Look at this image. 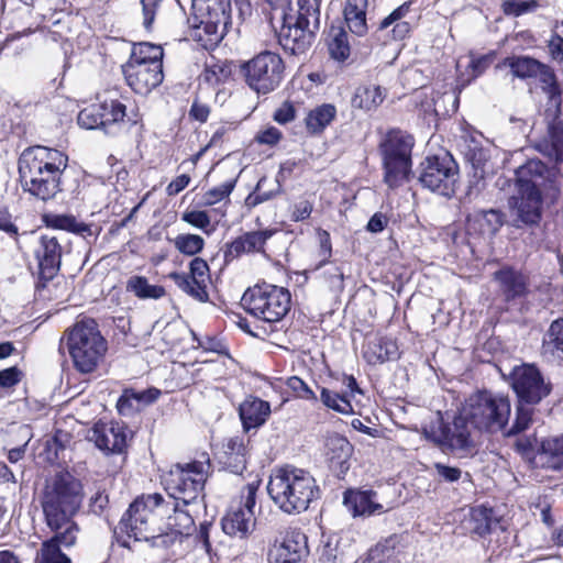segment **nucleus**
<instances>
[{
  "label": "nucleus",
  "mask_w": 563,
  "mask_h": 563,
  "mask_svg": "<svg viewBox=\"0 0 563 563\" xmlns=\"http://www.w3.org/2000/svg\"><path fill=\"white\" fill-rule=\"evenodd\" d=\"M67 156L62 152L33 146L25 150L19 159V173L24 190L42 200H48L59 191L63 169Z\"/></svg>",
  "instance_id": "f257e3e1"
},
{
  "label": "nucleus",
  "mask_w": 563,
  "mask_h": 563,
  "mask_svg": "<svg viewBox=\"0 0 563 563\" xmlns=\"http://www.w3.org/2000/svg\"><path fill=\"white\" fill-rule=\"evenodd\" d=\"M549 169L538 161L530 159L516 170L517 196L510 200L515 225H536L542 216V192L547 189Z\"/></svg>",
  "instance_id": "f03ea898"
},
{
  "label": "nucleus",
  "mask_w": 563,
  "mask_h": 563,
  "mask_svg": "<svg viewBox=\"0 0 563 563\" xmlns=\"http://www.w3.org/2000/svg\"><path fill=\"white\" fill-rule=\"evenodd\" d=\"M81 500L80 483L68 473L56 475L45 486L41 501L47 527L55 532H78V526L73 521V517L78 511Z\"/></svg>",
  "instance_id": "7ed1b4c3"
},
{
  "label": "nucleus",
  "mask_w": 563,
  "mask_h": 563,
  "mask_svg": "<svg viewBox=\"0 0 563 563\" xmlns=\"http://www.w3.org/2000/svg\"><path fill=\"white\" fill-rule=\"evenodd\" d=\"M267 493L283 512L300 514L316 498L318 486L308 472L296 467H284L271 475Z\"/></svg>",
  "instance_id": "20e7f679"
},
{
  "label": "nucleus",
  "mask_w": 563,
  "mask_h": 563,
  "mask_svg": "<svg viewBox=\"0 0 563 563\" xmlns=\"http://www.w3.org/2000/svg\"><path fill=\"white\" fill-rule=\"evenodd\" d=\"M65 339L74 367L81 374L95 372L103 362L108 342L93 319L77 321L65 332Z\"/></svg>",
  "instance_id": "39448f33"
},
{
  "label": "nucleus",
  "mask_w": 563,
  "mask_h": 563,
  "mask_svg": "<svg viewBox=\"0 0 563 563\" xmlns=\"http://www.w3.org/2000/svg\"><path fill=\"white\" fill-rule=\"evenodd\" d=\"M170 505L161 494L143 495L130 505L121 523L130 537L136 541H145L154 548V537L158 533L159 521L168 514Z\"/></svg>",
  "instance_id": "423d86ee"
},
{
  "label": "nucleus",
  "mask_w": 563,
  "mask_h": 563,
  "mask_svg": "<svg viewBox=\"0 0 563 563\" xmlns=\"http://www.w3.org/2000/svg\"><path fill=\"white\" fill-rule=\"evenodd\" d=\"M462 408L473 429L490 433L505 429L511 411L507 397L489 391H477L470 395Z\"/></svg>",
  "instance_id": "0eeeda50"
},
{
  "label": "nucleus",
  "mask_w": 563,
  "mask_h": 563,
  "mask_svg": "<svg viewBox=\"0 0 563 563\" xmlns=\"http://www.w3.org/2000/svg\"><path fill=\"white\" fill-rule=\"evenodd\" d=\"M290 303L288 289L266 283L249 288L242 297L244 309L266 322L280 321L289 311Z\"/></svg>",
  "instance_id": "6e6552de"
},
{
  "label": "nucleus",
  "mask_w": 563,
  "mask_h": 563,
  "mask_svg": "<svg viewBox=\"0 0 563 563\" xmlns=\"http://www.w3.org/2000/svg\"><path fill=\"white\" fill-rule=\"evenodd\" d=\"M209 467V461L173 466L164 478L168 499L181 501L183 506L196 501L202 493Z\"/></svg>",
  "instance_id": "1a4fd4ad"
},
{
  "label": "nucleus",
  "mask_w": 563,
  "mask_h": 563,
  "mask_svg": "<svg viewBox=\"0 0 563 563\" xmlns=\"http://www.w3.org/2000/svg\"><path fill=\"white\" fill-rule=\"evenodd\" d=\"M413 140L401 131H391L380 144L384 165V180L389 188H396L407 180L411 169Z\"/></svg>",
  "instance_id": "9d476101"
},
{
  "label": "nucleus",
  "mask_w": 563,
  "mask_h": 563,
  "mask_svg": "<svg viewBox=\"0 0 563 563\" xmlns=\"http://www.w3.org/2000/svg\"><path fill=\"white\" fill-rule=\"evenodd\" d=\"M284 69L280 56L272 52L260 53L242 66L249 87L263 95L269 93L280 85Z\"/></svg>",
  "instance_id": "9b49d317"
},
{
  "label": "nucleus",
  "mask_w": 563,
  "mask_h": 563,
  "mask_svg": "<svg viewBox=\"0 0 563 563\" xmlns=\"http://www.w3.org/2000/svg\"><path fill=\"white\" fill-rule=\"evenodd\" d=\"M258 487L260 481L249 483L242 489L240 499L231 503L221 520V527L225 534L244 539L254 530L256 522L254 508Z\"/></svg>",
  "instance_id": "f8f14e48"
},
{
  "label": "nucleus",
  "mask_w": 563,
  "mask_h": 563,
  "mask_svg": "<svg viewBox=\"0 0 563 563\" xmlns=\"http://www.w3.org/2000/svg\"><path fill=\"white\" fill-rule=\"evenodd\" d=\"M459 167L452 155L442 153L428 156L421 164L419 181L424 188L450 197L454 194Z\"/></svg>",
  "instance_id": "ddd939ff"
},
{
  "label": "nucleus",
  "mask_w": 563,
  "mask_h": 563,
  "mask_svg": "<svg viewBox=\"0 0 563 563\" xmlns=\"http://www.w3.org/2000/svg\"><path fill=\"white\" fill-rule=\"evenodd\" d=\"M194 26L202 30L211 40H221L230 24V2L228 0H192Z\"/></svg>",
  "instance_id": "4468645a"
},
{
  "label": "nucleus",
  "mask_w": 563,
  "mask_h": 563,
  "mask_svg": "<svg viewBox=\"0 0 563 563\" xmlns=\"http://www.w3.org/2000/svg\"><path fill=\"white\" fill-rule=\"evenodd\" d=\"M309 549L306 534L298 528L280 530L269 544L268 563H303Z\"/></svg>",
  "instance_id": "2eb2a0df"
},
{
  "label": "nucleus",
  "mask_w": 563,
  "mask_h": 563,
  "mask_svg": "<svg viewBox=\"0 0 563 563\" xmlns=\"http://www.w3.org/2000/svg\"><path fill=\"white\" fill-rule=\"evenodd\" d=\"M472 428L468 417L464 415V409L461 408L451 424L443 426L439 419L437 424H432L430 428L423 427L422 433L426 439L437 444L449 446L452 450H466L473 443Z\"/></svg>",
  "instance_id": "dca6fc26"
},
{
  "label": "nucleus",
  "mask_w": 563,
  "mask_h": 563,
  "mask_svg": "<svg viewBox=\"0 0 563 563\" xmlns=\"http://www.w3.org/2000/svg\"><path fill=\"white\" fill-rule=\"evenodd\" d=\"M170 510L165 515L166 527H158L154 537V548L168 549L183 536H189L195 528V521L188 510L183 509L181 501L166 499Z\"/></svg>",
  "instance_id": "f3484780"
},
{
  "label": "nucleus",
  "mask_w": 563,
  "mask_h": 563,
  "mask_svg": "<svg viewBox=\"0 0 563 563\" xmlns=\"http://www.w3.org/2000/svg\"><path fill=\"white\" fill-rule=\"evenodd\" d=\"M511 387L519 400L526 404H538L551 391L550 385L544 382L539 369L529 364L512 371Z\"/></svg>",
  "instance_id": "a211bd4d"
},
{
  "label": "nucleus",
  "mask_w": 563,
  "mask_h": 563,
  "mask_svg": "<svg viewBox=\"0 0 563 563\" xmlns=\"http://www.w3.org/2000/svg\"><path fill=\"white\" fill-rule=\"evenodd\" d=\"M126 84L139 95H147L163 81V65L125 63L122 66Z\"/></svg>",
  "instance_id": "6ab92c4d"
},
{
  "label": "nucleus",
  "mask_w": 563,
  "mask_h": 563,
  "mask_svg": "<svg viewBox=\"0 0 563 563\" xmlns=\"http://www.w3.org/2000/svg\"><path fill=\"white\" fill-rule=\"evenodd\" d=\"M343 503L354 516L369 517L382 515L394 508L393 503L383 499L374 490H347L344 493Z\"/></svg>",
  "instance_id": "aec40b11"
},
{
  "label": "nucleus",
  "mask_w": 563,
  "mask_h": 563,
  "mask_svg": "<svg viewBox=\"0 0 563 563\" xmlns=\"http://www.w3.org/2000/svg\"><path fill=\"white\" fill-rule=\"evenodd\" d=\"M507 67L514 77L520 79L539 78L545 85L554 80V75L549 66L530 56H509L497 65V68Z\"/></svg>",
  "instance_id": "412c9836"
},
{
  "label": "nucleus",
  "mask_w": 563,
  "mask_h": 563,
  "mask_svg": "<svg viewBox=\"0 0 563 563\" xmlns=\"http://www.w3.org/2000/svg\"><path fill=\"white\" fill-rule=\"evenodd\" d=\"M318 30L306 27L292 18L286 19L279 32V43L291 54L305 53L313 43Z\"/></svg>",
  "instance_id": "4be33fe9"
},
{
  "label": "nucleus",
  "mask_w": 563,
  "mask_h": 563,
  "mask_svg": "<svg viewBox=\"0 0 563 563\" xmlns=\"http://www.w3.org/2000/svg\"><path fill=\"white\" fill-rule=\"evenodd\" d=\"M38 269L43 278L51 279L60 265L62 246L57 236L43 234L34 249Z\"/></svg>",
  "instance_id": "5701e85b"
},
{
  "label": "nucleus",
  "mask_w": 563,
  "mask_h": 563,
  "mask_svg": "<svg viewBox=\"0 0 563 563\" xmlns=\"http://www.w3.org/2000/svg\"><path fill=\"white\" fill-rule=\"evenodd\" d=\"M88 438L107 453H122L126 446V433L119 423H96Z\"/></svg>",
  "instance_id": "b1692460"
},
{
  "label": "nucleus",
  "mask_w": 563,
  "mask_h": 563,
  "mask_svg": "<svg viewBox=\"0 0 563 563\" xmlns=\"http://www.w3.org/2000/svg\"><path fill=\"white\" fill-rule=\"evenodd\" d=\"M77 533L73 530H59L49 540L42 543L36 554L35 563H70V559L60 551V547H71L77 540Z\"/></svg>",
  "instance_id": "393cba45"
},
{
  "label": "nucleus",
  "mask_w": 563,
  "mask_h": 563,
  "mask_svg": "<svg viewBox=\"0 0 563 563\" xmlns=\"http://www.w3.org/2000/svg\"><path fill=\"white\" fill-rule=\"evenodd\" d=\"M494 279L507 301L525 297L528 292V278L511 267H503L494 273Z\"/></svg>",
  "instance_id": "a878e982"
},
{
  "label": "nucleus",
  "mask_w": 563,
  "mask_h": 563,
  "mask_svg": "<svg viewBox=\"0 0 563 563\" xmlns=\"http://www.w3.org/2000/svg\"><path fill=\"white\" fill-rule=\"evenodd\" d=\"M240 418L245 430L264 424L271 415V405L257 397H247L239 408Z\"/></svg>",
  "instance_id": "bb28decb"
},
{
  "label": "nucleus",
  "mask_w": 563,
  "mask_h": 563,
  "mask_svg": "<svg viewBox=\"0 0 563 563\" xmlns=\"http://www.w3.org/2000/svg\"><path fill=\"white\" fill-rule=\"evenodd\" d=\"M352 454V445L346 438L340 434L329 435L325 440V455L331 468L339 474L349 470V460Z\"/></svg>",
  "instance_id": "cd10ccee"
},
{
  "label": "nucleus",
  "mask_w": 563,
  "mask_h": 563,
  "mask_svg": "<svg viewBox=\"0 0 563 563\" xmlns=\"http://www.w3.org/2000/svg\"><path fill=\"white\" fill-rule=\"evenodd\" d=\"M275 230L252 231L236 238L229 247V253L239 256L243 253L264 252L265 243L275 234Z\"/></svg>",
  "instance_id": "c85d7f7f"
},
{
  "label": "nucleus",
  "mask_w": 563,
  "mask_h": 563,
  "mask_svg": "<svg viewBox=\"0 0 563 563\" xmlns=\"http://www.w3.org/2000/svg\"><path fill=\"white\" fill-rule=\"evenodd\" d=\"M404 559V547L390 537L369 550L365 563H401Z\"/></svg>",
  "instance_id": "c756f323"
},
{
  "label": "nucleus",
  "mask_w": 563,
  "mask_h": 563,
  "mask_svg": "<svg viewBox=\"0 0 563 563\" xmlns=\"http://www.w3.org/2000/svg\"><path fill=\"white\" fill-rule=\"evenodd\" d=\"M368 0H345L344 19L349 30L357 36L367 33L366 10Z\"/></svg>",
  "instance_id": "7c9ffc66"
},
{
  "label": "nucleus",
  "mask_w": 563,
  "mask_h": 563,
  "mask_svg": "<svg viewBox=\"0 0 563 563\" xmlns=\"http://www.w3.org/2000/svg\"><path fill=\"white\" fill-rule=\"evenodd\" d=\"M363 354L369 364L384 363L397 357L398 346L396 341L390 338H377L367 343Z\"/></svg>",
  "instance_id": "2f4dec72"
},
{
  "label": "nucleus",
  "mask_w": 563,
  "mask_h": 563,
  "mask_svg": "<svg viewBox=\"0 0 563 563\" xmlns=\"http://www.w3.org/2000/svg\"><path fill=\"white\" fill-rule=\"evenodd\" d=\"M537 148L545 156L563 161V128L561 122L553 121L548 125L547 135L537 144Z\"/></svg>",
  "instance_id": "473e14b6"
},
{
  "label": "nucleus",
  "mask_w": 563,
  "mask_h": 563,
  "mask_svg": "<svg viewBox=\"0 0 563 563\" xmlns=\"http://www.w3.org/2000/svg\"><path fill=\"white\" fill-rule=\"evenodd\" d=\"M101 107L102 121H104L102 129L107 133L111 125L124 121V118L132 124H136L140 120L137 111L131 110L130 113H128L126 106L119 100L104 101L101 103Z\"/></svg>",
  "instance_id": "72a5a7b5"
},
{
  "label": "nucleus",
  "mask_w": 563,
  "mask_h": 563,
  "mask_svg": "<svg viewBox=\"0 0 563 563\" xmlns=\"http://www.w3.org/2000/svg\"><path fill=\"white\" fill-rule=\"evenodd\" d=\"M336 115V108L331 103H323L311 109L305 119L306 129L311 134L321 133Z\"/></svg>",
  "instance_id": "f704fd0d"
},
{
  "label": "nucleus",
  "mask_w": 563,
  "mask_h": 563,
  "mask_svg": "<svg viewBox=\"0 0 563 563\" xmlns=\"http://www.w3.org/2000/svg\"><path fill=\"white\" fill-rule=\"evenodd\" d=\"M385 97L386 95L379 86H360L352 98V106L364 111H372L379 107Z\"/></svg>",
  "instance_id": "c9c22d12"
},
{
  "label": "nucleus",
  "mask_w": 563,
  "mask_h": 563,
  "mask_svg": "<svg viewBox=\"0 0 563 563\" xmlns=\"http://www.w3.org/2000/svg\"><path fill=\"white\" fill-rule=\"evenodd\" d=\"M542 353L553 358H563V318L551 322L543 336Z\"/></svg>",
  "instance_id": "e433bc0d"
},
{
  "label": "nucleus",
  "mask_w": 563,
  "mask_h": 563,
  "mask_svg": "<svg viewBox=\"0 0 563 563\" xmlns=\"http://www.w3.org/2000/svg\"><path fill=\"white\" fill-rule=\"evenodd\" d=\"M246 449L238 438L230 439L225 445L224 461L225 467L233 474L240 475L246 467Z\"/></svg>",
  "instance_id": "4c0bfd02"
},
{
  "label": "nucleus",
  "mask_w": 563,
  "mask_h": 563,
  "mask_svg": "<svg viewBox=\"0 0 563 563\" xmlns=\"http://www.w3.org/2000/svg\"><path fill=\"white\" fill-rule=\"evenodd\" d=\"M125 288L140 299H159L165 295L164 287L151 285L146 277L137 275L128 279Z\"/></svg>",
  "instance_id": "58836bf2"
},
{
  "label": "nucleus",
  "mask_w": 563,
  "mask_h": 563,
  "mask_svg": "<svg viewBox=\"0 0 563 563\" xmlns=\"http://www.w3.org/2000/svg\"><path fill=\"white\" fill-rule=\"evenodd\" d=\"M232 75V66L227 62L211 60L206 64V67L200 75V82L211 87H217L224 84Z\"/></svg>",
  "instance_id": "ea45409f"
},
{
  "label": "nucleus",
  "mask_w": 563,
  "mask_h": 563,
  "mask_svg": "<svg viewBox=\"0 0 563 563\" xmlns=\"http://www.w3.org/2000/svg\"><path fill=\"white\" fill-rule=\"evenodd\" d=\"M163 55L162 46L142 42L133 46L131 56L126 63L163 65Z\"/></svg>",
  "instance_id": "a19ab883"
},
{
  "label": "nucleus",
  "mask_w": 563,
  "mask_h": 563,
  "mask_svg": "<svg viewBox=\"0 0 563 563\" xmlns=\"http://www.w3.org/2000/svg\"><path fill=\"white\" fill-rule=\"evenodd\" d=\"M169 278L174 280L179 289L192 298L205 302L208 300L207 285L188 276L185 273H170Z\"/></svg>",
  "instance_id": "79ce46f5"
},
{
  "label": "nucleus",
  "mask_w": 563,
  "mask_h": 563,
  "mask_svg": "<svg viewBox=\"0 0 563 563\" xmlns=\"http://www.w3.org/2000/svg\"><path fill=\"white\" fill-rule=\"evenodd\" d=\"M408 10L409 7L407 4H402L395 9L389 15L382 20L379 30H386L394 25L391 30L393 37L395 40H402L410 31L409 23L401 21L402 18L407 14Z\"/></svg>",
  "instance_id": "37998d69"
},
{
  "label": "nucleus",
  "mask_w": 563,
  "mask_h": 563,
  "mask_svg": "<svg viewBox=\"0 0 563 563\" xmlns=\"http://www.w3.org/2000/svg\"><path fill=\"white\" fill-rule=\"evenodd\" d=\"M47 224L51 228L69 231L81 236L91 235L90 225L77 221L74 216L70 214H54L46 218Z\"/></svg>",
  "instance_id": "c03bdc74"
},
{
  "label": "nucleus",
  "mask_w": 563,
  "mask_h": 563,
  "mask_svg": "<svg viewBox=\"0 0 563 563\" xmlns=\"http://www.w3.org/2000/svg\"><path fill=\"white\" fill-rule=\"evenodd\" d=\"M298 12L295 21L306 27H320V3L319 0H298Z\"/></svg>",
  "instance_id": "a18cd8bd"
},
{
  "label": "nucleus",
  "mask_w": 563,
  "mask_h": 563,
  "mask_svg": "<svg viewBox=\"0 0 563 563\" xmlns=\"http://www.w3.org/2000/svg\"><path fill=\"white\" fill-rule=\"evenodd\" d=\"M320 398L324 406L340 413L350 415L354 412L347 393L339 394L328 388H322Z\"/></svg>",
  "instance_id": "49530a36"
},
{
  "label": "nucleus",
  "mask_w": 563,
  "mask_h": 563,
  "mask_svg": "<svg viewBox=\"0 0 563 563\" xmlns=\"http://www.w3.org/2000/svg\"><path fill=\"white\" fill-rule=\"evenodd\" d=\"M173 242L175 249L186 256H195L199 254L205 246L203 238L191 233L178 234Z\"/></svg>",
  "instance_id": "de8ad7c7"
},
{
  "label": "nucleus",
  "mask_w": 563,
  "mask_h": 563,
  "mask_svg": "<svg viewBox=\"0 0 563 563\" xmlns=\"http://www.w3.org/2000/svg\"><path fill=\"white\" fill-rule=\"evenodd\" d=\"M101 112V103L91 104L78 113L77 122L81 128L87 130L102 129L104 121H102Z\"/></svg>",
  "instance_id": "09e8293b"
},
{
  "label": "nucleus",
  "mask_w": 563,
  "mask_h": 563,
  "mask_svg": "<svg viewBox=\"0 0 563 563\" xmlns=\"http://www.w3.org/2000/svg\"><path fill=\"white\" fill-rule=\"evenodd\" d=\"M531 404L520 401L516 410V419L512 427L506 432V435H514L520 433L529 428L532 422L534 409L530 407Z\"/></svg>",
  "instance_id": "8fccbe9b"
},
{
  "label": "nucleus",
  "mask_w": 563,
  "mask_h": 563,
  "mask_svg": "<svg viewBox=\"0 0 563 563\" xmlns=\"http://www.w3.org/2000/svg\"><path fill=\"white\" fill-rule=\"evenodd\" d=\"M470 161L474 168V176L483 179L493 172V165L489 163V155L483 148H474L470 154Z\"/></svg>",
  "instance_id": "3c124183"
},
{
  "label": "nucleus",
  "mask_w": 563,
  "mask_h": 563,
  "mask_svg": "<svg viewBox=\"0 0 563 563\" xmlns=\"http://www.w3.org/2000/svg\"><path fill=\"white\" fill-rule=\"evenodd\" d=\"M540 7L538 0H504L503 12L506 15L520 16L533 12Z\"/></svg>",
  "instance_id": "603ef678"
},
{
  "label": "nucleus",
  "mask_w": 563,
  "mask_h": 563,
  "mask_svg": "<svg viewBox=\"0 0 563 563\" xmlns=\"http://www.w3.org/2000/svg\"><path fill=\"white\" fill-rule=\"evenodd\" d=\"M267 183L268 179L266 177L258 180L255 191L247 198V201H250L251 205L256 206L265 202L280 192V184L277 180H274L273 188L268 190L265 189Z\"/></svg>",
  "instance_id": "864d4df0"
},
{
  "label": "nucleus",
  "mask_w": 563,
  "mask_h": 563,
  "mask_svg": "<svg viewBox=\"0 0 563 563\" xmlns=\"http://www.w3.org/2000/svg\"><path fill=\"white\" fill-rule=\"evenodd\" d=\"M329 53L331 57L336 60H344L349 57L350 46L347 34L344 31L338 30L335 34H333L329 42Z\"/></svg>",
  "instance_id": "5fc2aeb1"
},
{
  "label": "nucleus",
  "mask_w": 563,
  "mask_h": 563,
  "mask_svg": "<svg viewBox=\"0 0 563 563\" xmlns=\"http://www.w3.org/2000/svg\"><path fill=\"white\" fill-rule=\"evenodd\" d=\"M235 184L236 179H230L217 187L209 189L203 195V205L212 206L222 201L225 198H229V196L231 195L235 187Z\"/></svg>",
  "instance_id": "6e6d98bb"
},
{
  "label": "nucleus",
  "mask_w": 563,
  "mask_h": 563,
  "mask_svg": "<svg viewBox=\"0 0 563 563\" xmlns=\"http://www.w3.org/2000/svg\"><path fill=\"white\" fill-rule=\"evenodd\" d=\"M482 225L488 234H495L503 225V213L498 210L490 209L482 212Z\"/></svg>",
  "instance_id": "4d7b16f0"
},
{
  "label": "nucleus",
  "mask_w": 563,
  "mask_h": 563,
  "mask_svg": "<svg viewBox=\"0 0 563 563\" xmlns=\"http://www.w3.org/2000/svg\"><path fill=\"white\" fill-rule=\"evenodd\" d=\"M181 220L203 231H206L211 223L209 214L206 211L200 210L185 211L181 214Z\"/></svg>",
  "instance_id": "13d9d810"
},
{
  "label": "nucleus",
  "mask_w": 563,
  "mask_h": 563,
  "mask_svg": "<svg viewBox=\"0 0 563 563\" xmlns=\"http://www.w3.org/2000/svg\"><path fill=\"white\" fill-rule=\"evenodd\" d=\"M134 399V389H125L117 402L118 411L123 416L140 411L141 408Z\"/></svg>",
  "instance_id": "bf43d9fd"
},
{
  "label": "nucleus",
  "mask_w": 563,
  "mask_h": 563,
  "mask_svg": "<svg viewBox=\"0 0 563 563\" xmlns=\"http://www.w3.org/2000/svg\"><path fill=\"white\" fill-rule=\"evenodd\" d=\"M474 523L472 530L478 536H485L490 531V519L485 509H476L472 512Z\"/></svg>",
  "instance_id": "052dcab7"
},
{
  "label": "nucleus",
  "mask_w": 563,
  "mask_h": 563,
  "mask_svg": "<svg viewBox=\"0 0 563 563\" xmlns=\"http://www.w3.org/2000/svg\"><path fill=\"white\" fill-rule=\"evenodd\" d=\"M190 273L188 276L207 285L209 280V266L207 262L200 257H195L189 264Z\"/></svg>",
  "instance_id": "680f3d73"
},
{
  "label": "nucleus",
  "mask_w": 563,
  "mask_h": 563,
  "mask_svg": "<svg viewBox=\"0 0 563 563\" xmlns=\"http://www.w3.org/2000/svg\"><path fill=\"white\" fill-rule=\"evenodd\" d=\"M286 384L298 397L303 399H317L314 393L301 378L297 376L289 377Z\"/></svg>",
  "instance_id": "e2e57ef3"
},
{
  "label": "nucleus",
  "mask_w": 563,
  "mask_h": 563,
  "mask_svg": "<svg viewBox=\"0 0 563 563\" xmlns=\"http://www.w3.org/2000/svg\"><path fill=\"white\" fill-rule=\"evenodd\" d=\"M540 450L542 453L550 454L563 462V435L543 440L540 443Z\"/></svg>",
  "instance_id": "0e129e2a"
},
{
  "label": "nucleus",
  "mask_w": 563,
  "mask_h": 563,
  "mask_svg": "<svg viewBox=\"0 0 563 563\" xmlns=\"http://www.w3.org/2000/svg\"><path fill=\"white\" fill-rule=\"evenodd\" d=\"M282 136L283 134L277 128L268 126L257 132L255 141L260 144L274 146L280 141Z\"/></svg>",
  "instance_id": "69168bd1"
},
{
  "label": "nucleus",
  "mask_w": 563,
  "mask_h": 563,
  "mask_svg": "<svg viewBox=\"0 0 563 563\" xmlns=\"http://www.w3.org/2000/svg\"><path fill=\"white\" fill-rule=\"evenodd\" d=\"M161 1L162 0H141L143 11V25L146 30H151Z\"/></svg>",
  "instance_id": "338daca9"
},
{
  "label": "nucleus",
  "mask_w": 563,
  "mask_h": 563,
  "mask_svg": "<svg viewBox=\"0 0 563 563\" xmlns=\"http://www.w3.org/2000/svg\"><path fill=\"white\" fill-rule=\"evenodd\" d=\"M296 117V110L292 103L286 101L274 112V120L280 124L291 122Z\"/></svg>",
  "instance_id": "774afa93"
}]
</instances>
